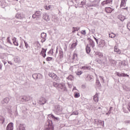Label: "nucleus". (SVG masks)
Wrapping results in <instances>:
<instances>
[{
  "label": "nucleus",
  "mask_w": 130,
  "mask_h": 130,
  "mask_svg": "<svg viewBox=\"0 0 130 130\" xmlns=\"http://www.w3.org/2000/svg\"><path fill=\"white\" fill-rule=\"evenodd\" d=\"M52 124V121H48L47 122V125L45 126V130H54V128Z\"/></svg>",
  "instance_id": "f257e3e1"
},
{
  "label": "nucleus",
  "mask_w": 130,
  "mask_h": 130,
  "mask_svg": "<svg viewBox=\"0 0 130 130\" xmlns=\"http://www.w3.org/2000/svg\"><path fill=\"white\" fill-rule=\"evenodd\" d=\"M53 86L54 87H55L57 89H61V90H62V89L64 90V89L66 88V85H64V84L62 83L58 84L56 82H54Z\"/></svg>",
  "instance_id": "f03ea898"
},
{
  "label": "nucleus",
  "mask_w": 130,
  "mask_h": 130,
  "mask_svg": "<svg viewBox=\"0 0 130 130\" xmlns=\"http://www.w3.org/2000/svg\"><path fill=\"white\" fill-rule=\"evenodd\" d=\"M126 2L127 0H121L120 8H122L123 10H127L128 9V7H125L126 6Z\"/></svg>",
  "instance_id": "7ed1b4c3"
},
{
  "label": "nucleus",
  "mask_w": 130,
  "mask_h": 130,
  "mask_svg": "<svg viewBox=\"0 0 130 130\" xmlns=\"http://www.w3.org/2000/svg\"><path fill=\"white\" fill-rule=\"evenodd\" d=\"M33 19H35V18H40L41 17V12L40 11H37L34 14L32 15Z\"/></svg>",
  "instance_id": "20e7f679"
},
{
  "label": "nucleus",
  "mask_w": 130,
  "mask_h": 130,
  "mask_svg": "<svg viewBox=\"0 0 130 130\" xmlns=\"http://www.w3.org/2000/svg\"><path fill=\"white\" fill-rule=\"evenodd\" d=\"M49 76L52 79H54V80H58V77H57V75L53 73H49Z\"/></svg>",
  "instance_id": "39448f33"
},
{
  "label": "nucleus",
  "mask_w": 130,
  "mask_h": 130,
  "mask_svg": "<svg viewBox=\"0 0 130 130\" xmlns=\"http://www.w3.org/2000/svg\"><path fill=\"white\" fill-rule=\"evenodd\" d=\"M105 11H106V12L108 14H110L112 13L113 11H114V9L111 7H106Z\"/></svg>",
  "instance_id": "423d86ee"
},
{
  "label": "nucleus",
  "mask_w": 130,
  "mask_h": 130,
  "mask_svg": "<svg viewBox=\"0 0 130 130\" xmlns=\"http://www.w3.org/2000/svg\"><path fill=\"white\" fill-rule=\"evenodd\" d=\"M41 38H42L41 40V42L43 43V42H45V41L46 40V33H45V32L42 33L41 35Z\"/></svg>",
  "instance_id": "0eeeda50"
},
{
  "label": "nucleus",
  "mask_w": 130,
  "mask_h": 130,
  "mask_svg": "<svg viewBox=\"0 0 130 130\" xmlns=\"http://www.w3.org/2000/svg\"><path fill=\"white\" fill-rule=\"evenodd\" d=\"M112 3V1L111 0H106L102 2V6H106L107 5H109V4H111Z\"/></svg>",
  "instance_id": "6e6552de"
},
{
  "label": "nucleus",
  "mask_w": 130,
  "mask_h": 130,
  "mask_svg": "<svg viewBox=\"0 0 130 130\" xmlns=\"http://www.w3.org/2000/svg\"><path fill=\"white\" fill-rule=\"evenodd\" d=\"M14 124L13 123H10L7 126L6 130H13L14 127Z\"/></svg>",
  "instance_id": "1a4fd4ad"
},
{
  "label": "nucleus",
  "mask_w": 130,
  "mask_h": 130,
  "mask_svg": "<svg viewBox=\"0 0 130 130\" xmlns=\"http://www.w3.org/2000/svg\"><path fill=\"white\" fill-rule=\"evenodd\" d=\"M17 130H25V125L23 124H20L17 127Z\"/></svg>",
  "instance_id": "9d476101"
},
{
  "label": "nucleus",
  "mask_w": 130,
  "mask_h": 130,
  "mask_svg": "<svg viewBox=\"0 0 130 130\" xmlns=\"http://www.w3.org/2000/svg\"><path fill=\"white\" fill-rule=\"evenodd\" d=\"M116 75L118 76V77H129V75L127 74H125L124 73H119V72H117Z\"/></svg>",
  "instance_id": "9b49d317"
},
{
  "label": "nucleus",
  "mask_w": 130,
  "mask_h": 130,
  "mask_svg": "<svg viewBox=\"0 0 130 130\" xmlns=\"http://www.w3.org/2000/svg\"><path fill=\"white\" fill-rule=\"evenodd\" d=\"M118 19H119L120 21L123 22L124 20H125V19L126 18H125V16L120 14L118 16Z\"/></svg>",
  "instance_id": "f8f14e48"
},
{
  "label": "nucleus",
  "mask_w": 130,
  "mask_h": 130,
  "mask_svg": "<svg viewBox=\"0 0 130 130\" xmlns=\"http://www.w3.org/2000/svg\"><path fill=\"white\" fill-rule=\"evenodd\" d=\"M46 49L43 48L41 51V54L43 56V57H45V56H46Z\"/></svg>",
  "instance_id": "ddd939ff"
},
{
  "label": "nucleus",
  "mask_w": 130,
  "mask_h": 130,
  "mask_svg": "<svg viewBox=\"0 0 130 130\" xmlns=\"http://www.w3.org/2000/svg\"><path fill=\"white\" fill-rule=\"evenodd\" d=\"M40 103L41 105L45 104V103H46V99H45L44 98H41L40 100Z\"/></svg>",
  "instance_id": "4468645a"
},
{
  "label": "nucleus",
  "mask_w": 130,
  "mask_h": 130,
  "mask_svg": "<svg viewBox=\"0 0 130 130\" xmlns=\"http://www.w3.org/2000/svg\"><path fill=\"white\" fill-rule=\"evenodd\" d=\"M89 46L92 47V48H94V47H95V43H94V41H93V40H89Z\"/></svg>",
  "instance_id": "2eb2a0df"
},
{
  "label": "nucleus",
  "mask_w": 130,
  "mask_h": 130,
  "mask_svg": "<svg viewBox=\"0 0 130 130\" xmlns=\"http://www.w3.org/2000/svg\"><path fill=\"white\" fill-rule=\"evenodd\" d=\"M56 111L57 112H61V111H62V108H61L59 105L56 106Z\"/></svg>",
  "instance_id": "dca6fc26"
},
{
  "label": "nucleus",
  "mask_w": 130,
  "mask_h": 130,
  "mask_svg": "<svg viewBox=\"0 0 130 130\" xmlns=\"http://www.w3.org/2000/svg\"><path fill=\"white\" fill-rule=\"evenodd\" d=\"M93 100L97 103L99 101V98H98V94H95L93 96Z\"/></svg>",
  "instance_id": "f3484780"
},
{
  "label": "nucleus",
  "mask_w": 130,
  "mask_h": 130,
  "mask_svg": "<svg viewBox=\"0 0 130 130\" xmlns=\"http://www.w3.org/2000/svg\"><path fill=\"white\" fill-rule=\"evenodd\" d=\"M43 19H44V20L46 21H49V16L48 15H47V14L45 13L43 15Z\"/></svg>",
  "instance_id": "a211bd4d"
},
{
  "label": "nucleus",
  "mask_w": 130,
  "mask_h": 130,
  "mask_svg": "<svg viewBox=\"0 0 130 130\" xmlns=\"http://www.w3.org/2000/svg\"><path fill=\"white\" fill-rule=\"evenodd\" d=\"M86 51L87 54H89L91 52V48H90V47H89V45H86Z\"/></svg>",
  "instance_id": "6ab92c4d"
},
{
  "label": "nucleus",
  "mask_w": 130,
  "mask_h": 130,
  "mask_svg": "<svg viewBox=\"0 0 130 130\" xmlns=\"http://www.w3.org/2000/svg\"><path fill=\"white\" fill-rule=\"evenodd\" d=\"M77 43H78V41L76 40L75 42L72 44L71 47H70L71 49H73V48H75L76 46H77Z\"/></svg>",
  "instance_id": "aec40b11"
},
{
  "label": "nucleus",
  "mask_w": 130,
  "mask_h": 130,
  "mask_svg": "<svg viewBox=\"0 0 130 130\" xmlns=\"http://www.w3.org/2000/svg\"><path fill=\"white\" fill-rule=\"evenodd\" d=\"M12 41H13V44L15 45V46H18L19 44L18 43V42H17V40H16L15 38H13L12 39Z\"/></svg>",
  "instance_id": "412c9836"
},
{
  "label": "nucleus",
  "mask_w": 130,
  "mask_h": 130,
  "mask_svg": "<svg viewBox=\"0 0 130 130\" xmlns=\"http://www.w3.org/2000/svg\"><path fill=\"white\" fill-rule=\"evenodd\" d=\"M114 51L115 52H117V53H118L119 54H120V53H121V51H120V50L117 48V46H115Z\"/></svg>",
  "instance_id": "4be33fe9"
},
{
  "label": "nucleus",
  "mask_w": 130,
  "mask_h": 130,
  "mask_svg": "<svg viewBox=\"0 0 130 130\" xmlns=\"http://www.w3.org/2000/svg\"><path fill=\"white\" fill-rule=\"evenodd\" d=\"M74 79V76H73V75H70L69 76V77H68L67 78V80H70V81H73Z\"/></svg>",
  "instance_id": "5701e85b"
},
{
  "label": "nucleus",
  "mask_w": 130,
  "mask_h": 130,
  "mask_svg": "<svg viewBox=\"0 0 130 130\" xmlns=\"http://www.w3.org/2000/svg\"><path fill=\"white\" fill-rule=\"evenodd\" d=\"M80 93L79 92H75L74 93V96L75 98H79L80 97Z\"/></svg>",
  "instance_id": "b1692460"
},
{
  "label": "nucleus",
  "mask_w": 130,
  "mask_h": 130,
  "mask_svg": "<svg viewBox=\"0 0 130 130\" xmlns=\"http://www.w3.org/2000/svg\"><path fill=\"white\" fill-rule=\"evenodd\" d=\"M109 37H110L111 38H114L116 36V35H115V34H114L113 32L109 34Z\"/></svg>",
  "instance_id": "393cba45"
},
{
  "label": "nucleus",
  "mask_w": 130,
  "mask_h": 130,
  "mask_svg": "<svg viewBox=\"0 0 130 130\" xmlns=\"http://www.w3.org/2000/svg\"><path fill=\"white\" fill-rule=\"evenodd\" d=\"M80 30V27H73V33H75L76 31H79Z\"/></svg>",
  "instance_id": "a878e982"
},
{
  "label": "nucleus",
  "mask_w": 130,
  "mask_h": 130,
  "mask_svg": "<svg viewBox=\"0 0 130 130\" xmlns=\"http://www.w3.org/2000/svg\"><path fill=\"white\" fill-rule=\"evenodd\" d=\"M51 7H52L51 5H49L48 6H45V10H46L47 11H48V10H51Z\"/></svg>",
  "instance_id": "bb28decb"
},
{
  "label": "nucleus",
  "mask_w": 130,
  "mask_h": 130,
  "mask_svg": "<svg viewBox=\"0 0 130 130\" xmlns=\"http://www.w3.org/2000/svg\"><path fill=\"white\" fill-rule=\"evenodd\" d=\"M9 101H10V99L8 98H6L3 100V102H4V103H9Z\"/></svg>",
  "instance_id": "cd10ccee"
},
{
  "label": "nucleus",
  "mask_w": 130,
  "mask_h": 130,
  "mask_svg": "<svg viewBox=\"0 0 130 130\" xmlns=\"http://www.w3.org/2000/svg\"><path fill=\"white\" fill-rule=\"evenodd\" d=\"M98 55L99 56V57H100V58H102V57H103V53L101 52H99L98 53Z\"/></svg>",
  "instance_id": "c85d7f7f"
},
{
  "label": "nucleus",
  "mask_w": 130,
  "mask_h": 130,
  "mask_svg": "<svg viewBox=\"0 0 130 130\" xmlns=\"http://www.w3.org/2000/svg\"><path fill=\"white\" fill-rule=\"evenodd\" d=\"M59 56L60 58H62V57H63V53H62V51L59 52Z\"/></svg>",
  "instance_id": "c756f323"
},
{
  "label": "nucleus",
  "mask_w": 130,
  "mask_h": 130,
  "mask_svg": "<svg viewBox=\"0 0 130 130\" xmlns=\"http://www.w3.org/2000/svg\"><path fill=\"white\" fill-rule=\"evenodd\" d=\"M90 80H92V76L91 75H88L86 77V81H90Z\"/></svg>",
  "instance_id": "7c9ffc66"
},
{
  "label": "nucleus",
  "mask_w": 130,
  "mask_h": 130,
  "mask_svg": "<svg viewBox=\"0 0 130 130\" xmlns=\"http://www.w3.org/2000/svg\"><path fill=\"white\" fill-rule=\"evenodd\" d=\"M24 98L25 101H29V100H30V96H24Z\"/></svg>",
  "instance_id": "2f4dec72"
},
{
  "label": "nucleus",
  "mask_w": 130,
  "mask_h": 130,
  "mask_svg": "<svg viewBox=\"0 0 130 130\" xmlns=\"http://www.w3.org/2000/svg\"><path fill=\"white\" fill-rule=\"evenodd\" d=\"M76 74L78 76H81V75H82V71H78V72H76Z\"/></svg>",
  "instance_id": "473e14b6"
},
{
  "label": "nucleus",
  "mask_w": 130,
  "mask_h": 130,
  "mask_svg": "<svg viewBox=\"0 0 130 130\" xmlns=\"http://www.w3.org/2000/svg\"><path fill=\"white\" fill-rule=\"evenodd\" d=\"M86 0H83L81 3V5L82 6H84V5H86Z\"/></svg>",
  "instance_id": "72a5a7b5"
},
{
  "label": "nucleus",
  "mask_w": 130,
  "mask_h": 130,
  "mask_svg": "<svg viewBox=\"0 0 130 130\" xmlns=\"http://www.w3.org/2000/svg\"><path fill=\"white\" fill-rule=\"evenodd\" d=\"M16 17L17 18V19H22V17H21V15H20V14H17Z\"/></svg>",
  "instance_id": "f704fd0d"
},
{
  "label": "nucleus",
  "mask_w": 130,
  "mask_h": 130,
  "mask_svg": "<svg viewBox=\"0 0 130 130\" xmlns=\"http://www.w3.org/2000/svg\"><path fill=\"white\" fill-rule=\"evenodd\" d=\"M81 33L82 35H86V30H81Z\"/></svg>",
  "instance_id": "c9c22d12"
},
{
  "label": "nucleus",
  "mask_w": 130,
  "mask_h": 130,
  "mask_svg": "<svg viewBox=\"0 0 130 130\" xmlns=\"http://www.w3.org/2000/svg\"><path fill=\"white\" fill-rule=\"evenodd\" d=\"M52 59V57H48L46 58L47 61H50V60H51Z\"/></svg>",
  "instance_id": "e433bc0d"
},
{
  "label": "nucleus",
  "mask_w": 130,
  "mask_h": 130,
  "mask_svg": "<svg viewBox=\"0 0 130 130\" xmlns=\"http://www.w3.org/2000/svg\"><path fill=\"white\" fill-rule=\"evenodd\" d=\"M82 69L83 70H90V68L89 67H83Z\"/></svg>",
  "instance_id": "4c0bfd02"
},
{
  "label": "nucleus",
  "mask_w": 130,
  "mask_h": 130,
  "mask_svg": "<svg viewBox=\"0 0 130 130\" xmlns=\"http://www.w3.org/2000/svg\"><path fill=\"white\" fill-rule=\"evenodd\" d=\"M7 42L10 44H12V42H11V40H10V37L7 38Z\"/></svg>",
  "instance_id": "58836bf2"
},
{
  "label": "nucleus",
  "mask_w": 130,
  "mask_h": 130,
  "mask_svg": "<svg viewBox=\"0 0 130 130\" xmlns=\"http://www.w3.org/2000/svg\"><path fill=\"white\" fill-rule=\"evenodd\" d=\"M72 114L73 115H78V114H79V113H78V112H73L72 113Z\"/></svg>",
  "instance_id": "ea45409f"
},
{
  "label": "nucleus",
  "mask_w": 130,
  "mask_h": 130,
  "mask_svg": "<svg viewBox=\"0 0 130 130\" xmlns=\"http://www.w3.org/2000/svg\"><path fill=\"white\" fill-rule=\"evenodd\" d=\"M75 57H78V54L74 53L73 54V59H75Z\"/></svg>",
  "instance_id": "a19ab883"
},
{
  "label": "nucleus",
  "mask_w": 130,
  "mask_h": 130,
  "mask_svg": "<svg viewBox=\"0 0 130 130\" xmlns=\"http://www.w3.org/2000/svg\"><path fill=\"white\" fill-rule=\"evenodd\" d=\"M51 117L52 118H54V119H58V118L55 117L54 116V115H51Z\"/></svg>",
  "instance_id": "79ce46f5"
},
{
  "label": "nucleus",
  "mask_w": 130,
  "mask_h": 130,
  "mask_svg": "<svg viewBox=\"0 0 130 130\" xmlns=\"http://www.w3.org/2000/svg\"><path fill=\"white\" fill-rule=\"evenodd\" d=\"M127 28L128 29V30H130V23H128L127 25Z\"/></svg>",
  "instance_id": "37998d69"
},
{
  "label": "nucleus",
  "mask_w": 130,
  "mask_h": 130,
  "mask_svg": "<svg viewBox=\"0 0 130 130\" xmlns=\"http://www.w3.org/2000/svg\"><path fill=\"white\" fill-rule=\"evenodd\" d=\"M24 44H25V46L26 48H28V45L27 43H26V42H24Z\"/></svg>",
  "instance_id": "c03bdc74"
},
{
  "label": "nucleus",
  "mask_w": 130,
  "mask_h": 130,
  "mask_svg": "<svg viewBox=\"0 0 130 130\" xmlns=\"http://www.w3.org/2000/svg\"><path fill=\"white\" fill-rule=\"evenodd\" d=\"M128 110L130 112V103L128 104Z\"/></svg>",
  "instance_id": "a18cd8bd"
},
{
  "label": "nucleus",
  "mask_w": 130,
  "mask_h": 130,
  "mask_svg": "<svg viewBox=\"0 0 130 130\" xmlns=\"http://www.w3.org/2000/svg\"><path fill=\"white\" fill-rule=\"evenodd\" d=\"M8 63H9L10 64H13V63H12V62H8Z\"/></svg>",
  "instance_id": "49530a36"
},
{
  "label": "nucleus",
  "mask_w": 130,
  "mask_h": 130,
  "mask_svg": "<svg viewBox=\"0 0 130 130\" xmlns=\"http://www.w3.org/2000/svg\"><path fill=\"white\" fill-rule=\"evenodd\" d=\"M95 41H96V43H98V40L96 39V40H95Z\"/></svg>",
  "instance_id": "de8ad7c7"
},
{
  "label": "nucleus",
  "mask_w": 130,
  "mask_h": 130,
  "mask_svg": "<svg viewBox=\"0 0 130 130\" xmlns=\"http://www.w3.org/2000/svg\"><path fill=\"white\" fill-rule=\"evenodd\" d=\"M0 70H2V65L0 64Z\"/></svg>",
  "instance_id": "09e8293b"
},
{
  "label": "nucleus",
  "mask_w": 130,
  "mask_h": 130,
  "mask_svg": "<svg viewBox=\"0 0 130 130\" xmlns=\"http://www.w3.org/2000/svg\"><path fill=\"white\" fill-rule=\"evenodd\" d=\"M94 39H95V41L97 40V39H96V38L94 37Z\"/></svg>",
  "instance_id": "8fccbe9b"
},
{
  "label": "nucleus",
  "mask_w": 130,
  "mask_h": 130,
  "mask_svg": "<svg viewBox=\"0 0 130 130\" xmlns=\"http://www.w3.org/2000/svg\"><path fill=\"white\" fill-rule=\"evenodd\" d=\"M15 1V2H18V0H13Z\"/></svg>",
  "instance_id": "3c124183"
},
{
  "label": "nucleus",
  "mask_w": 130,
  "mask_h": 130,
  "mask_svg": "<svg viewBox=\"0 0 130 130\" xmlns=\"http://www.w3.org/2000/svg\"><path fill=\"white\" fill-rule=\"evenodd\" d=\"M99 109H101V107H99Z\"/></svg>",
  "instance_id": "603ef678"
}]
</instances>
